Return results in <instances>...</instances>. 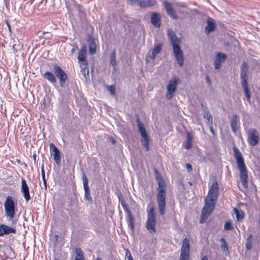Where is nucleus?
Returning a JSON list of instances; mask_svg holds the SVG:
<instances>
[{
    "instance_id": "1",
    "label": "nucleus",
    "mask_w": 260,
    "mask_h": 260,
    "mask_svg": "<svg viewBox=\"0 0 260 260\" xmlns=\"http://www.w3.org/2000/svg\"><path fill=\"white\" fill-rule=\"evenodd\" d=\"M156 179L158 183L157 194L156 197L157 206L160 215H164L166 211L167 197V184L160 173L155 169Z\"/></svg>"
},
{
    "instance_id": "2",
    "label": "nucleus",
    "mask_w": 260,
    "mask_h": 260,
    "mask_svg": "<svg viewBox=\"0 0 260 260\" xmlns=\"http://www.w3.org/2000/svg\"><path fill=\"white\" fill-rule=\"evenodd\" d=\"M234 156L236 160L238 168L240 172V178L241 183L245 188L248 187V171L246 168L244 158L241 153L236 146L233 147Z\"/></svg>"
},
{
    "instance_id": "3",
    "label": "nucleus",
    "mask_w": 260,
    "mask_h": 260,
    "mask_svg": "<svg viewBox=\"0 0 260 260\" xmlns=\"http://www.w3.org/2000/svg\"><path fill=\"white\" fill-rule=\"evenodd\" d=\"M168 36L172 46L174 56L178 63L182 67L184 63L183 51L180 46V40L177 37L175 33L171 29L168 32Z\"/></svg>"
},
{
    "instance_id": "4",
    "label": "nucleus",
    "mask_w": 260,
    "mask_h": 260,
    "mask_svg": "<svg viewBox=\"0 0 260 260\" xmlns=\"http://www.w3.org/2000/svg\"><path fill=\"white\" fill-rule=\"evenodd\" d=\"M248 66L245 61H243L241 68L240 78L241 79V85L245 92V96L247 101L250 102V92L248 88V84L247 82L248 76L247 73L248 72Z\"/></svg>"
},
{
    "instance_id": "5",
    "label": "nucleus",
    "mask_w": 260,
    "mask_h": 260,
    "mask_svg": "<svg viewBox=\"0 0 260 260\" xmlns=\"http://www.w3.org/2000/svg\"><path fill=\"white\" fill-rule=\"evenodd\" d=\"M4 206L7 218L9 220L13 219L17 210V207L12 197L9 196L6 198Z\"/></svg>"
},
{
    "instance_id": "6",
    "label": "nucleus",
    "mask_w": 260,
    "mask_h": 260,
    "mask_svg": "<svg viewBox=\"0 0 260 260\" xmlns=\"http://www.w3.org/2000/svg\"><path fill=\"white\" fill-rule=\"evenodd\" d=\"M219 194V185L217 181H215L209 188L208 196L205 199V203L215 206Z\"/></svg>"
},
{
    "instance_id": "7",
    "label": "nucleus",
    "mask_w": 260,
    "mask_h": 260,
    "mask_svg": "<svg viewBox=\"0 0 260 260\" xmlns=\"http://www.w3.org/2000/svg\"><path fill=\"white\" fill-rule=\"evenodd\" d=\"M156 216L154 208L151 207L148 211V218L146 222V228L150 233L154 235L156 233Z\"/></svg>"
},
{
    "instance_id": "8",
    "label": "nucleus",
    "mask_w": 260,
    "mask_h": 260,
    "mask_svg": "<svg viewBox=\"0 0 260 260\" xmlns=\"http://www.w3.org/2000/svg\"><path fill=\"white\" fill-rule=\"evenodd\" d=\"M180 83V80L177 77H174L170 80L167 86L166 98L168 100L171 99L175 93L178 84Z\"/></svg>"
},
{
    "instance_id": "9",
    "label": "nucleus",
    "mask_w": 260,
    "mask_h": 260,
    "mask_svg": "<svg viewBox=\"0 0 260 260\" xmlns=\"http://www.w3.org/2000/svg\"><path fill=\"white\" fill-rule=\"evenodd\" d=\"M190 259V243L189 240L185 238L183 241L181 248L180 256L178 260Z\"/></svg>"
},
{
    "instance_id": "10",
    "label": "nucleus",
    "mask_w": 260,
    "mask_h": 260,
    "mask_svg": "<svg viewBox=\"0 0 260 260\" xmlns=\"http://www.w3.org/2000/svg\"><path fill=\"white\" fill-rule=\"evenodd\" d=\"M139 131L142 137V143L147 151L149 150V138L144 124L138 121Z\"/></svg>"
},
{
    "instance_id": "11",
    "label": "nucleus",
    "mask_w": 260,
    "mask_h": 260,
    "mask_svg": "<svg viewBox=\"0 0 260 260\" xmlns=\"http://www.w3.org/2000/svg\"><path fill=\"white\" fill-rule=\"evenodd\" d=\"M53 71L56 76L59 80L60 86L63 87L65 85L68 78L67 74L57 64L53 66Z\"/></svg>"
},
{
    "instance_id": "12",
    "label": "nucleus",
    "mask_w": 260,
    "mask_h": 260,
    "mask_svg": "<svg viewBox=\"0 0 260 260\" xmlns=\"http://www.w3.org/2000/svg\"><path fill=\"white\" fill-rule=\"evenodd\" d=\"M247 141L252 146H256L259 142V138L257 131L254 128L250 129L248 133Z\"/></svg>"
},
{
    "instance_id": "13",
    "label": "nucleus",
    "mask_w": 260,
    "mask_h": 260,
    "mask_svg": "<svg viewBox=\"0 0 260 260\" xmlns=\"http://www.w3.org/2000/svg\"><path fill=\"white\" fill-rule=\"evenodd\" d=\"M215 206L209 205L208 203H205V206L202 209V214L200 218V222L203 223L206 222L209 215L213 210Z\"/></svg>"
},
{
    "instance_id": "14",
    "label": "nucleus",
    "mask_w": 260,
    "mask_h": 260,
    "mask_svg": "<svg viewBox=\"0 0 260 260\" xmlns=\"http://www.w3.org/2000/svg\"><path fill=\"white\" fill-rule=\"evenodd\" d=\"M163 6L166 11V12L168 15H169L172 18L174 19H178V15L176 11L173 9L172 5L167 2L165 1L163 3Z\"/></svg>"
},
{
    "instance_id": "15",
    "label": "nucleus",
    "mask_w": 260,
    "mask_h": 260,
    "mask_svg": "<svg viewBox=\"0 0 260 260\" xmlns=\"http://www.w3.org/2000/svg\"><path fill=\"white\" fill-rule=\"evenodd\" d=\"M21 191L23 193L25 201L27 203L31 199L29 191V187L25 180L23 178L21 180Z\"/></svg>"
},
{
    "instance_id": "16",
    "label": "nucleus",
    "mask_w": 260,
    "mask_h": 260,
    "mask_svg": "<svg viewBox=\"0 0 260 260\" xmlns=\"http://www.w3.org/2000/svg\"><path fill=\"white\" fill-rule=\"evenodd\" d=\"M50 149L51 154L53 155L54 160L57 164L59 165L61 162V158L59 150L53 143L50 144Z\"/></svg>"
},
{
    "instance_id": "17",
    "label": "nucleus",
    "mask_w": 260,
    "mask_h": 260,
    "mask_svg": "<svg viewBox=\"0 0 260 260\" xmlns=\"http://www.w3.org/2000/svg\"><path fill=\"white\" fill-rule=\"evenodd\" d=\"M227 55L225 53L218 52L214 60L215 68L219 69L221 67L222 63L225 61Z\"/></svg>"
},
{
    "instance_id": "18",
    "label": "nucleus",
    "mask_w": 260,
    "mask_h": 260,
    "mask_svg": "<svg viewBox=\"0 0 260 260\" xmlns=\"http://www.w3.org/2000/svg\"><path fill=\"white\" fill-rule=\"evenodd\" d=\"M11 233L16 234V230L15 228L10 227L4 224H0V237Z\"/></svg>"
},
{
    "instance_id": "19",
    "label": "nucleus",
    "mask_w": 260,
    "mask_h": 260,
    "mask_svg": "<svg viewBox=\"0 0 260 260\" xmlns=\"http://www.w3.org/2000/svg\"><path fill=\"white\" fill-rule=\"evenodd\" d=\"M162 45L160 43L156 45L151 52L149 51L148 54L147 55V58L149 57L151 60L154 59L156 55L159 54L162 49Z\"/></svg>"
},
{
    "instance_id": "20",
    "label": "nucleus",
    "mask_w": 260,
    "mask_h": 260,
    "mask_svg": "<svg viewBox=\"0 0 260 260\" xmlns=\"http://www.w3.org/2000/svg\"><path fill=\"white\" fill-rule=\"evenodd\" d=\"M161 17L160 15L156 12L153 13L151 16V22L156 27H159L160 26Z\"/></svg>"
},
{
    "instance_id": "21",
    "label": "nucleus",
    "mask_w": 260,
    "mask_h": 260,
    "mask_svg": "<svg viewBox=\"0 0 260 260\" xmlns=\"http://www.w3.org/2000/svg\"><path fill=\"white\" fill-rule=\"evenodd\" d=\"M86 53L87 48L86 46H84L81 48L78 53V59L79 63L87 62L86 59Z\"/></svg>"
},
{
    "instance_id": "22",
    "label": "nucleus",
    "mask_w": 260,
    "mask_h": 260,
    "mask_svg": "<svg viewBox=\"0 0 260 260\" xmlns=\"http://www.w3.org/2000/svg\"><path fill=\"white\" fill-rule=\"evenodd\" d=\"M156 4V0H140L139 6L141 8L150 7L155 6Z\"/></svg>"
},
{
    "instance_id": "23",
    "label": "nucleus",
    "mask_w": 260,
    "mask_h": 260,
    "mask_svg": "<svg viewBox=\"0 0 260 260\" xmlns=\"http://www.w3.org/2000/svg\"><path fill=\"white\" fill-rule=\"evenodd\" d=\"M207 22L208 25L205 28V32L207 34H208L215 29L216 24L211 18H209Z\"/></svg>"
},
{
    "instance_id": "24",
    "label": "nucleus",
    "mask_w": 260,
    "mask_h": 260,
    "mask_svg": "<svg viewBox=\"0 0 260 260\" xmlns=\"http://www.w3.org/2000/svg\"><path fill=\"white\" fill-rule=\"evenodd\" d=\"M83 185L85 190V197L87 200L91 201L92 200V197L90 195V189L88 185V179L86 177H85L83 180Z\"/></svg>"
},
{
    "instance_id": "25",
    "label": "nucleus",
    "mask_w": 260,
    "mask_h": 260,
    "mask_svg": "<svg viewBox=\"0 0 260 260\" xmlns=\"http://www.w3.org/2000/svg\"><path fill=\"white\" fill-rule=\"evenodd\" d=\"M239 119L237 115H234L231 120V125L233 132L236 133L238 128Z\"/></svg>"
},
{
    "instance_id": "26",
    "label": "nucleus",
    "mask_w": 260,
    "mask_h": 260,
    "mask_svg": "<svg viewBox=\"0 0 260 260\" xmlns=\"http://www.w3.org/2000/svg\"><path fill=\"white\" fill-rule=\"evenodd\" d=\"M43 77L48 80L49 82L55 83L56 82V80L54 74L51 72L47 71L43 75Z\"/></svg>"
},
{
    "instance_id": "27",
    "label": "nucleus",
    "mask_w": 260,
    "mask_h": 260,
    "mask_svg": "<svg viewBox=\"0 0 260 260\" xmlns=\"http://www.w3.org/2000/svg\"><path fill=\"white\" fill-rule=\"evenodd\" d=\"M234 211L236 214V217L238 221L242 220L245 217L244 212L241 209L234 208Z\"/></svg>"
},
{
    "instance_id": "28",
    "label": "nucleus",
    "mask_w": 260,
    "mask_h": 260,
    "mask_svg": "<svg viewBox=\"0 0 260 260\" xmlns=\"http://www.w3.org/2000/svg\"><path fill=\"white\" fill-rule=\"evenodd\" d=\"M80 63V66L81 68V72L82 74L86 77V75L87 74L88 76L89 74V69H88V64L87 62H81Z\"/></svg>"
},
{
    "instance_id": "29",
    "label": "nucleus",
    "mask_w": 260,
    "mask_h": 260,
    "mask_svg": "<svg viewBox=\"0 0 260 260\" xmlns=\"http://www.w3.org/2000/svg\"><path fill=\"white\" fill-rule=\"evenodd\" d=\"M75 251V258L74 260H85V257L81 249L80 248H76Z\"/></svg>"
},
{
    "instance_id": "30",
    "label": "nucleus",
    "mask_w": 260,
    "mask_h": 260,
    "mask_svg": "<svg viewBox=\"0 0 260 260\" xmlns=\"http://www.w3.org/2000/svg\"><path fill=\"white\" fill-rule=\"evenodd\" d=\"M193 140V136L191 133H187V140L185 145V147L187 149L191 148L192 146V142Z\"/></svg>"
},
{
    "instance_id": "31",
    "label": "nucleus",
    "mask_w": 260,
    "mask_h": 260,
    "mask_svg": "<svg viewBox=\"0 0 260 260\" xmlns=\"http://www.w3.org/2000/svg\"><path fill=\"white\" fill-rule=\"evenodd\" d=\"M252 237L253 235L250 234L246 240V248L248 250H250L252 248V241H251Z\"/></svg>"
},
{
    "instance_id": "32",
    "label": "nucleus",
    "mask_w": 260,
    "mask_h": 260,
    "mask_svg": "<svg viewBox=\"0 0 260 260\" xmlns=\"http://www.w3.org/2000/svg\"><path fill=\"white\" fill-rule=\"evenodd\" d=\"M204 117L208 121V123H209L210 125L212 124V117L208 110L205 111Z\"/></svg>"
},
{
    "instance_id": "33",
    "label": "nucleus",
    "mask_w": 260,
    "mask_h": 260,
    "mask_svg": "<svg viewBox=\"0 0 260 260\" xmlns=\"http://www.w3.org/2000/svg\"><path fill=\"white\" fill-rule=\"evenodd\" d=\"M129 220H128V226H129L131 230L132 231H134V219L133 216V215L131 213H129Z\"/></svg>"
},
{
    "instance_id": "34",
    "label": "nucleus",
    "mask_w": 260,
    "mask_h": 260,
    "mask_svg": "<svg viewBox=\"0 0 260 260\" xmlns=\"http://www.w3.org/2000/svg\"><path fill=\"white\" fill-rule=\"evenodd\" d=\"M220 242L221 243V249L224 251H228L229 248H228V244L226 243V240H225V239L223 238H221Z\"/></svg>"
},
{
    "instance_id": "35",
    "label": "nucleus",
    "mask_w": 260,
    "mask_h": 260,
    "mask_svg": "<svg viewBox=\"0 0 260 260\" xmlns=\"http://www.w3.org/2000/svg\"><path fill=\"white\" fill-rule=\"evenodd\" d=\"M110 63L113 66L115 67L117 65L116 60V51L114 50L111 55Z\"/></svg>"
},
{
    "instance_id": "36",
    "label": "nucleus",
    "mask_w": 260,
    "mask_h": 260,
    "mask_svg": "<svg viewBox=\"0 0 260 260\" xmlns=\"http://www.w3.org/2000/svg\"><path fill=\"white\" fill-rule=\"evenodd\" d=\"M224 228L226 230H232L233 229V226L232 225V222L231 221H228L225 222L224 224Z\"/></svg>"
},
{
    "instance_id": "37",
    "label": "nucleus",
    "mask_w": 260,
    "mask_h": 260,
    "mask_svg": "<svg viewBox=\"0 0 260 260\" xmlns=\"http://www.w3.org/2000/svg\"><path fill=\"white\" fill-rule=\"evenodd\" d=\"M108 89L112 95H114L116 93V88L114 85L108 86Z\"/></svg>"
},
{
    "instance_id": "38",
    "label": "nucleus",
    "mask_w": 260,
    "mask_h": 260,
    "mask_svg": "<svg viewBox=\"0 0 260 260\" xmlns=\"http://www.w3.org/2000/svg\"><path fill=\"white\" fill-rule=\"evenodd\" d=\"M89 52L91 54H95L96 52V48L94 44H91L89 45Z\"/></svg>"
},
{
    "instance_id": "39",
    "label": "nucleus",
    "mask_w": 260,
    "mask_h": 260,
    "mask_svg": "<svg viewBox=\"0 0 260 260\" xmlns=\"http://www.w3.org/2000/svg\"><path fill=\"white\" fill-rule=\"evenodd\" d=\"M129 3L131 5L134 6L137 5L139 6V2L140 0H128Z\"/></svg>"
},
{
    "instance_id": "40",
    "label": "nucleus",
    "mask_w": 260,
    "mask_h": 260,
    "mask_svg": "<svg viewBox=\"0 0 260 260\" xmlns=\"http://www.w3.org/2000/svg\"><path fill=\"white\" fill-rule=\"evenodd\" d=\"M125 256L127 257V260H133V256L130 251L127 249L126 251Z\"/></svg>"
},
{
    "instance_id": "41",
    "label": "nucleus",
    "mask_w": 260,
    "mask_h": 260,
    "mask_svg": "<svg viewBox=\"0 0 260 260\" xmlns=\"http://www.w3.org/2000/svg\"><path fill=\"white\" fill-rule=\"evenodd\" d=\"M122 206L125 210V211L127 212L128 213V215H129V213H131L130 210H129L128 206L125 204H122Z\"/></svg>"
},
{
    "instance_id": "42",
    "label": "nucleus",
    "mask_w": 260,
    "mask_h": 260,
    "mask_svg": "<svg viewBox=\"0 0 260 260\" xmlns=\"http://www.w3.org/2000/svg\"><path fill=\"white\" fill-rule=\"evenodd\" d=\"M41 175H42V178H44L45 177V172L43 165H42V167H41Z\"/></svg>"
},
{
    "instance_id": "43",
    "label": "nucleus",
    "mask_w": 260,
    "mask_h": 260,
    "mask_svg": "<svg viewBox=\"0 0 260 260\" xmlns=\"http://www.w3.org/2000/svg\"><path fill=\"white\" fill-rule=\"evenodd\" d=\"M186 168L188 172H190L192 170V166L189 164H186Z\"/></svg>"
},
{
    "instance_id": "44",
    "label": "nucleus",
    "mask_w": 260,
    "mask_h": 260,
    "mask_svg": "<svg viewBox=\"0 0 260 260\" xmlns=\"http://www.w3.org/2000/svg\"><path fill=\"white\" fill-rule=\"evenodd\" d=\"M210 131L212 133V134L214 135H215V132L214 131V129L213 128V126L212 125H210Z\"/></svg>"
},
{
    "instance_id": "45",
    "label": "nucleus",
    "mask_w": 260,
    "mask_h": 260,
    "mask_svg": "<svg viewBox=\"0 0 260 260\" xmlns=\"http://www.w3.org/2000/svg\"><path fill=\"white\" fill-rule=\"evenodd\" d=\"M43 181V184L44 185L45 188L46 189H47V181L45 179V177L44 178H42Z\"/></svg>"
},
{
    "instance_id": "46",
    "label": "nucleus",
    "mask_w": 260,
    "mask_h": 260,
    "mask_svg": "<svg viewBox=\"0 0 260 260\" xmlns=\"http://www.w3.org/2000/svg\"><path fill=\"white\" fill-rule=\"evenodd\" d=\"M201 260H208V258L207 256H204Z\"/></svg>"
},
{
    "instance_id": "47",
    "label": "nucleus",
    "mask_w": 260,
    "mask_h": 260,
    "mask_svg": "<svg viewBox=\"0 0 260 260\" xmlns=\"http://www.w3.org/2000/svg\"><path fill=\"white\" fill-rule=\"evenodd\" d=\"M206 79H207V82H208L210 84H211V81H210V79H209V77H208V76H207V77H206Z\"/></svg>"
},
{
    "instance_id": "48",
    "label": "nucleus",
    "mask_w": 260,
    "mask_h": 260,
    "mask_svg": "<svg viewBox=\"0 0 260 260\" xmlns=\"http://www.w3.org/2000/svg\"><path fill=\"white\" fill-rule=\"evenodd\" d=\"M95 260H102V259L100 257H98Z\"/></svg>"
},
{
    "instance_id": "49",
    "label": "nucleus",
    "mask_w": 260,
    "mask_h": 260,
    "mask_svg": "<svg viewBox=\"0 0 260 260\" xmlns=\"http://www.w3.org/2000/svg\"><path fill=\"white\" fill-rule=\"evenodd\" d=\"M34 159L35 160H36V155H34Z\"/></svg>"
},
{
    "instance_id": "50",
    "label": "nucleus",
    "mask_w": 260,
    "mask_h": 260,
    "mask_svg": "<svg viewBox=\"0 0 260 260\" xmlns=\"http://www.w3.org/2000/svg\"><path fill=\"white\" fill-rule=\"evenodd\" d=\"M53 260H59V259H58V258H54Z\"/></svg>"
},
{
    "instance_id": "51",
    "label": "nucleus",
    "mask_w": 260,
    "mask_h": 260,
    "mask_svg": "<svg viewBox=\"0 0 260 260\" xmlns=\"http://www.w3.org/2000/svg\"><path fill=\"white\" fill-rule=\"evenodd\" d=\"M181 7H185V6H184V5H181Z\"/></svg>"
},
{
    "instance_id": "52",
    "label": "nucleus",
    "mask_w": 260,
    "mask_h": 260,
    "mask_svg": "<svg viewBox=\"0 0 260 260\" xmlns=\"http://www.w3.org/2000/svg\"><path fill=\"white\" fill-rule=\"evenodd\" d=\"M2 247V246L0 245V248Z\"/></svg>"
}]
</instances>
